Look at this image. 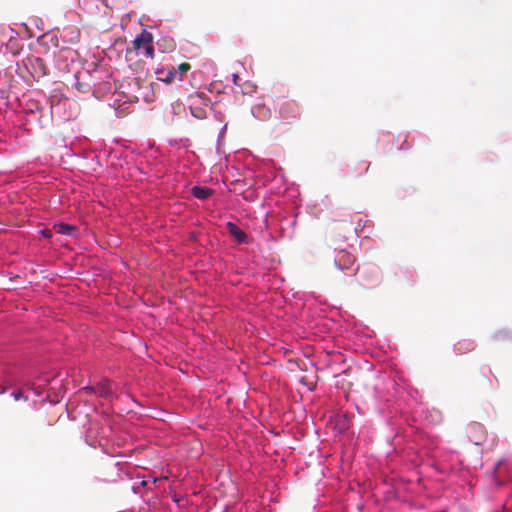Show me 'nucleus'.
<instances>
[{"label":"nucleus","instance_id":"4","mask_svg":"<svg viewBox=\"0 0 512 512\" xmlns=\"http://www.w3.org/2000/svg\"><path fill=\"white\" fill-rule=\"evenodd\" d=\"M355 260V256L350 252L346 250H340L335 257L334 263L340 270H345L351 268Z\"/></svg>","mask_w":512,"mask_h":512},{"label":"nucleus","instance_id":"15","mask_svg":"<svg viewBox=\"0 0 512 512\" xmlns=\"http://www.w3.org/2000/svg\"><path fill=\"white\" fill-rule=\"evenodd\" d=\"M239 76L238 74H233V83L236 85V86H239Z\"/></svg>","mask_w":512,"mask_h":512},{"label":"nucleus","instance_id":"17","mask_svg":"<svg viewBox=\"0 0 512 512\" xmlns=\"http://www.w3.org/2000/svg\"><path fill=\"white\" fill-rule=\"evenodd\" d=\"M6 392V387L0 385V394H3Z\"/></svg>","mask_w":512,"mask_h":512},{"label":"nucleus","instance_id":"1","mask_svg":"<svg viewBox=\"0 0 512 512\" xmlns=\"http://www.w3.org/2000/svg\"><path fill=\"white\" fill-rule=\"evenodd\" d=\"M153 35L150 32L143 30L140 35H138L133 41L134 50L143 49V54L148 58L154 57V47L152 45Z\"/></svg>","mask_w":512,"mask_h":512},{"label":"nucleus","instance_id":"11","mask_svg":"<svg viewBox=\"0 0 512 512\" xmlns=\"http://www.w3.org/2000/svg\"><path fill=\"white\" fill-rule=\"evenodd\" d=\"M158 79L163 81V82H165V83H167V84L172 83L176 79L178 80V75H177L176 68L173 67L172 69L167 71L165 77H159Z\"/></svg>","mask_w":512,"mask_h":512},{"label":"nucleus","instance_id":"2","mask_svg":"<svg viewBox=\"0 0 512 512\" xmlns=\"http://www.w3.org/2000/svg\"><path fill=\"white\" fill-rule=\"evenodd\" d=\"M26 67L35 79H39L48 74V68L44 60L40 57L30 56L27 58Z\"/></svg>","mask_w":512,"mask_h":512},{"label":"nucleus","instance_id":"10","mask_svg":"<svg viewBox=\"0 0 512 512\" xmlns=\"http://www.w3.org/2000/svg\"><path fill=\"white\" fill-rule=\"evenodd\" d=\"M212 194V189L208 187L195 186L192 188V195L200 200H205Z\"/></svg>","mask_w":512,"mask_h":512},{"label":"nucleus","instance_id":"7","mask_svg":"<svg viewBox=\"0 0 512 512\" xmlns=\"http://www.w3.org/2000/svg\"><path fill=\"white\" fill-rule=\"evenodd\" d=\"M350 166H351V171H350L351 176L358 178V177H362L363 175H365L367 173L370 165L366 164L363 161H360V162H353L352 165H350Z\"/></svg>","mask_w":512,"mask_h":512},{"label":"nucleus","instance_id":"13","mask_svg":"<svg viewBox=\"0 0 512 512\" xmlns=\"http://www.w3.org/2000/svg\"><path fill=\"white\" fill-rule=\"evenodd\" d=\"M191 114L197 118V119H204L206 118V111L201 107H190Z\"/></svg>","mask_w":512,"mask_h":512},{"label":"nucleus","instance_id":"3","mask_svg":"<svg viewBox=\"0 0 512 512\" xmlns=\"http://www.w3.org/2000/svg\"><path fill=\"white\" fill-rule=\"evenodd\" d=\"M466 433L469 441L475 445H481L486 440V430L484 426L478 422L468 424Z\"/></svg>","mask_w":512,"mask_h":512},{"label":"nucleus","instance_id":"12","mask_svg":"<svg viewBox=\"0 0 512 512\" xmlns=\"http://www.w3.org/2000/svg\"><path fill=\"white\" fill-rule=\"evenodd\" d=\"M191 69V65L187 62L181 63L177 68L178 80L182 81L184 75Z\"/></svg>","mask_w":512,"mask_h":512},{"label":"nucleus","instance_id":"16","mask_svg":"<svg viewBox=\"0 0 512 512\" xmlns=\"http://www.w3.org/2000/svg\"><path fill=\"white\" fill-rule=\"evenodd\" d=\"M41 233L43 234L44 237H47V238L51 237L50 230H43Z\"/></svg>","mask_w":512,"mask_h":512},{"label":"nucleus","instance_id":"9","mask_svg":"<svg viewBox=\"0 0 512 512\" xmlns=\"http://www.w3.org/2000/svg\"><path fill=\"white\" fill-rule=\"evenodd\" d=\"M280 111H281V114L283 115V117L286 118V119H289V118L294 119V118L297 117V114H298L297 107L294 104H291V103L284 104L281 107Z\"/></svg>","mask_w":512,"mask_h":512},{"label":"nucleus","instance_id":"18","mask_svg":"<svg viewBox=\"0 0 512 512\" xmlns=\"http://www.w3.org/2000/svg\"><path fill=\"white\" fill-rule=\"evenodd\" d=\"M503 336V333L499 332L495 337L500 340L501 338H503Z\"/></svg>","mask_w":512,"mask_h":512},{"label":"nucleus","instance_id":"14","mask_svg":"<svg viewBox=\"0 0 512 512\" xmlns=\"http://www.w3.org/2000/svg\"><path fill=\"white\" fill-rule=\"evenodd\" d=\"M12 397L14 398L15 401H19V400L27 401L28 400V396H26L21 390L13 392Z\"/></svg>","mask_w":512,"mask_h":512},{"label":"nucleus","instance_id":"5","mask_svg":"<svg viewBox=\"0 0 512 512\" xmlns=\"http://www.w3.org/2000/svg\"><path fill=\"white\" fill-rule=\"evenodd\" d=\"M84 389L104 398H109L113 394L112 383L109 380H103L95 386H88Z\"/></svg>","mask_w":512,"mask_h":512},{"label":"nucleus","instance_id":"8","mask_svg":"<svg viewBox=\"0 0 512 512\" xmlns=\"http://www.w3.org/2000/svg\"><path fill=\"white\" fill-rule=\"evenodd\" d=\"M53 229L58 234L71 236L74 235L77 228L70 224L58 223L54 224Z\"/></svg>","mask_w":512,"mask_h":512},{"label":"nucleus","instance_id":"6","mask_svg":"<svg viewBox=\"0 0 512 512\" xmlns=\"http://www.w3.org/2000/svg\"><path fill=\"white\" fill-rule=\"evenodd\" d=\"M228 232L239 242L247 243V234L241 230L236 224L228 222L226 224Z\"/></svg>","mask_w":512,"mask_h":512}]
</instances>
